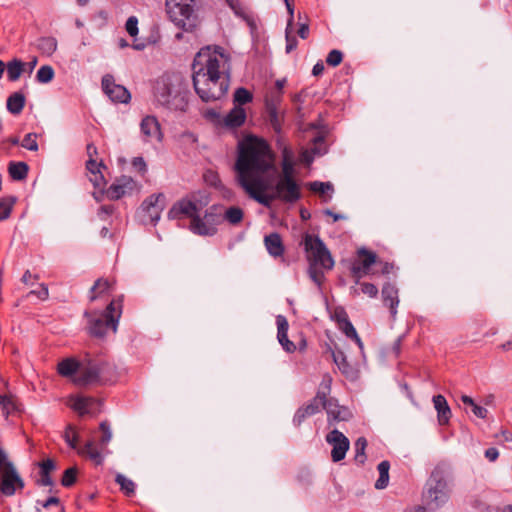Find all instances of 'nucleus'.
<instances>
[{
    "mask_svg": "<svg viewBox=\"0 0 512 512\" xmlns=\"http://www.w3.org/2000/svg\"><path fill=\"white\" fill-rule=\"evenodd\" d=\"M276 324H277V339L283 349L288 352L292 353L296 350V345L288 339L287 332L289 328L288 321L286 317L282 315H278L276 318Z\"/></svg>",
    "mask_w": 512,
    "mask_h": 512,
    "instance_id": "20",
    "label": "nucleus"
},
{
    "mask_svg": "<svg viewBox=\"0 0 512 512\" xmlns=\"http://www.w3.org/2000/svg\"><path fill=\"white\" fill-rule=\"evenodd\" d=\"M461 401L465 407H469L472 413L481 419H485L488 414V410L474 402V400L468 395H462Z\"/></svg>",
    "mask_w": 512,
    "mask_h": 512,
    "instance_id": "34",
    "label": "nucleus"
},
{
    "mask_svg": "<svg viewBox=\"0 0 512 512\" xmlns=\"http://www.w3.org/2000/svg\"><path fill=\"white\" fill-rule=\"evenodd\" d=\"M294 166H295L294 160L293 161H281V172L278 173L276 176L295 177Z\"/></svg>",
    "mask_w": 512,
    "mask_h": 512,
    "instance_id": "49",
    "label": "nucleus"
},
{
    "mask_svg": "<svg viewBox=\"0 0 512 512\" xmlns=\"http://www.w3.org/2000/svg\"><path fill=\"white\" fill-rule=\"evenodd\" d=\"M55 469V463L51 459L44 460L40 463V474L41 478L38 480V484L42 486H51L52 479L50 472Z\"/></svg>",
    "mask_w": 512,
    "mask_h": 512,
    "instance_id": "28",
    "label": "nucleus"
},
{
    "mask_svg": "<svg viewBox=\"0 0 512 512\" xmlns=\"http://www.w3.org/2000/svg\"><path fill=\"white\" fill-rule=\"evenodd\" d=\"M132 166L137 169L142 175L147 171V165L142 157H135L132 161Z\"/></svg>",
    "mask_w": 512,
    "mask_h": 512,
    "instance_id": "59",
    "label": "nucleus"
},
{
    "mask_svg": "<svg viewBox=\"0 0 512 512\" xmlns=\"http://www.w3.org/2000/svg\"><path fill=\"white\" fill-rule=\"evenodd\" d=\"M24 63L18 59H13L7 64V75L10 81H16L23 72Z\"/></svg>",
    "mask_w": 512,
    "mask_h": 512,
    "instance_id": "35",
    "label": "nucleus"
},
{
    "mask_svg": "<svg viewBox=\"0 0 512 512\" xmlns=\"http://www.w3.org/2000/svg\"><path fill=\"white\" fill-rule=\"evenodd\" d=\"M90 181L94 185L95 188H102L105 184V179L100 170H97L95 173L91 174Z\"/></svg>",
    "mask_w": 512,
    "mask_h": 512,
    "instance_id": "58",
    "label": "nucleus"
},
{
    "mask_svg": "<svg viewBox=\"0 0 512 512\" xmlns=\"http://www.w3.org/2000/svg\"><path fill=\"white\" fill-rule=\"evenodd\" d=\"M54 78V69L49 65H44L39 68L36 74V79L39 83H49Z\"/></svg>",
    "mask_w": 512,
    "mask_h": 512,
    "instance_id": "39",
    "label": "nucleus"
},
{
    "mask_svg": "<svg viewBox=\"0 0 512 512\" xmlns=\"http://www.w3.org/2000/svg\"><path fill=\"white\" fill-rule=\"evenodd\" d=\"M137 24H138V20H137L136 17L131 16V17L128 18V20L126 22V31L128 32V34L130 36H136L137 35V33H138Z\"/></svg>",
    "mask_w": 512,
    "mask_h": 512,
    "instance_id": "57",
    "label": "nucleus"
},
{
    "mask_svg": "<svg viewBox=\"0 0 512 512\" xmlns=\"http://www.w3.org/2000/svg\"><path fill=\"white\" fill-rule=\"evenodd\" d=\"M284 1H285V5H286V8H287V12L289 14V18H288V21H287V26H293V21H294V5H293V3L290 0H284Z\"/></svg>",
    "mask_w": 512,
    "mask_h": 512,
    "instance_id": "61",
    "label": "nucleus"
},
{
    "mask_svg": "<svg viewBox=\"0 0 512 512\" xmlns=\"http://www.w3.org/2000/svg\"><path fill=\"white\" fill-rule=\"evenodd\" d=\"M3 411L6 417H8L11 414L21 412V409L16 399H14L12 396H9V399L7 400L6 404L3 407Z\"/></svg>",
    "mask_w": 512,
    "mask_h": 512,
    "instance_id": "50",
    "label": "nucleus"
},
{
    "mask_svg": "<svg viewBox=\"0 0 512 512\" xmlns=\"http://www.w3.org/2000/svg\"><path fill=\"white\" fill-rule=\"evenodd\" d=\"M135 188V181L130 176H121L107 189V197L111 200H118Z\"/></svg>",
    "mask_w": 512,
    "mask_h": 512,
    "instance_id": "17",
    "label": "nucleus"
},
{
    "mask_svg": "<svg viewBox=\"0 0 512 512\" xmlns=\"http://www.w3.org/2000/svg\"><path fill=\"white\" fill-rule=\"evenodd\" d=\"M102 88L114 102L127 103L131 98L130 92L124 86L116 84L112 75L107 74L102 78Z\"/></svg>",
    "mask_w": 512,
    "mask_h": 512,
    "instance_id": "14",
    "label": "nucleus"
},
{
    "mask_svg": "<svg viewBox=\"0 0 512 512\" xmlns=\"http://www.w3.org/2000/svg\"><path fill=\"white\" fill-rule=\"evenodd\" d=\"M221 222V212L217 206H211L206 210L203 217L199 214L193 217L190 229L193 233L201 236H213L217 232L216 226Z\"/></svg>",
    "mask_w": 512,
    "mask_h": 512,
    "instance_id": "11",
    "label": "nucleus"
},
{
    "mask_svg": "<svg viewBox=\"0 0 512 512\" xmlns=\"http://www.w3.org/2000/svg\"><path fill=\"white\" fill-rule=\"evenodd\" d=\"M72 408L77 411L80 415L90 414L93 412V406L98 403L93 397L77 396L71 398Z\"/></svg>",
    "mask_w": 512,
    "mask_h": 512,
    "instance_id": "22",
    "label": "nucleus"
},
{
    "mask_svg": "<svg viewBox=\"0 0 512 512\" xmlns=\"http://www.w3.org/2000/svg\"><path fill=\"white\" fill-rule=\"evenodd\" d=\"M155 97L157 102L175 111H185L187 107L186 92L179 85L173 84L169 78H161L155 86Z\"/></svg>",
    "mask_w": 512,
    "mask_h": 512,
    "instance_id": "7",
    "label": "nucleus"
},
{
    "mask_svg": "<svg viewBox=\"0 0 512 512\" xmlns=\"http://www.w3.org/2000/svg\"><path fill=\"white\" fill-rule=\"evenodd\" d=\"M77 469L75 467H70L64 471L61 484L64 487H70L76 482Z\"/></svg>",
    "mask_w": 512,
    "mask_h": 512,
    "instance_id": "45",
    "label": "nucleus"
},
{
    "mask_svg": "<svg viewBox=\"0 0 512 512\" xmlns=\"http://www.w3.org/2000/svg\"><path fill=\"white\" fill-rule=\"evenodd\" d=\"M281 161H293L294 160V152L290 147L284 145L281 149Z\"/></svg>",
    "mask_w": 512,
    "mask_h": 512,
    "instance_id": "60",
    "label": "nucleus"
},
{
    "mask_svg": "<svg viewBox=\"0 0 512 512\" xmlns=\"http://www.w3.org/2000/svg\"><path fill=\"white\" fill-rule=\"evenodd\" d=\"M383 304L390 309L391 316L394 318L399 304L398 290H381Z\"/></svg>",
    "mask_w": 512,
    "mask_h": 512,
    "instance_id": "27",
    "label": "nucleus"
},
{
    "mask_svg": "<svg viewBox=\"0 0 512 512\" xmlns=\"http://www.w3.org/2000/svg\"><path fill=\"white\" fill-rule=\"evenodd\" d=\"M328 416L329 425H334L342 421H348L352 418L351 411L344 406H340L337 400L330 398L324 399V407Z\"/></svg>",
    "mask_w": 512,
    "mask_h": 512,
    "instance_id": "15",
    "label": "nucleus"
},
{
    "mask_svg": "<svg viewBox=\"0 0 512 512\" xmlns=\"http://www.w3.org/2000/svg\"><path fill=\"white\" fill-rule=\"evenodd\" d=\"M246 119L245 109L235 106L224 118V124L230 128L240 127Z\"/></svg>",
    "mask_w": 512,
    "mask_h": 512,
    "instance_id": "23",
    "label": "nucleus"
},
{
    "mask_svg": "<svg viewBox=\"0 0 512 512\" xmlns=\"http://www.w3.org/2000/svg\"><path fill=\"white\" fill-rule=\"evenodd\" d=\"M243 210L240 207L231 206L221 214V220H226L232 225H237L243 220Z\"/></svg>",
    "mask_w": 512,
    "mask_h": 512,
    "instance_id": "31",
    "label": "nucleus"
},
{
    "mask_svg": "<svg viewBox=\"0 0 512 512\" xmlns=\"http://www.w3.org/2000/svg\"><path fill=\"white\" fill-rule=\"evenodd\" d=\"M434 408L437 411V419L440 425L448 424L451 418V409L443 395H435L432 399Z\"/></svg>",
    "mask_w": 512,
    "mask_h": 512,
    "instance_id": "21",
    "label": "nucleus"
},
{
    "mask_svg": "<svg viewBox=\"0 0 512 512\" xmlns=\"http://www.w3.org/2000/svg\"><path fill=\"white\" fill-rule=\"evenodd\" d=\"M163 198V195H151L141 205L142 211L145 213L144 217H148L151 224H155L160 219V213L162 206L159 204V200Z\"/></svg>",
    "mask_w": 512,
    "mask_h": 512,
    "instance_id": "19",
    "label": "nucleus"
},
{
    "mask_svg": "<svg viewBox=\"0 0 512 512\" xmlns=\"http://www.w3.org/2000/svg\"><path fill=\"white\" fill-rule=\"evenodd\" d=\"M25 101V96L22 93L15 92L7 99V110L14 115H18L22 112Z\"/></svg>",
    "mask_w": 512,
    "mask_h": 512,
    "instance_id": "26",
    "label": "nucleus"
},
{
    "mask_svg": "<svg viewBox=\"0 0 512 512\" xmlns=\"http://www.w3.org/2000/svg\"><path fill=\"white\" fill-rule=\"evenodd\" d=\"M121 314L122 298L119 297L111 300L103 313L90 318L88 326L89 333L99 338L103 337L109 330L115 333Z\"/></svg>",
    "mask_w": 512,
    "mask_h": 512,
    "instance_id": "6",
    "label": "nucleus"
},
{
    "mask_svg": "<svg viewBox=\"0 0 512 512\" xmlns=\"http://www.w3.org/2000/svg\"><path fill=\"white\" fill-rule=\"evenodd\" d=\"M80 369V361H77L73 358H67L62 360L58 364V373L63 377H75L77 373H79Z\"/></svg>",
    "mask_w": 512,
    "mask_h": 512,
    "instance_id": "25",
    "label": "nucleus"
},
{
    "mask_svg": "<svg viewBox=\"0 0 512 512\" xmlns=\"http://www.w3.org/2000/svg\"><path fill=\"white\" fill-rule=\"evenodd\" d=\"M78 453L82 456H87L93 460L97 465L102 463V456L100 451L95 447L92 441L87 442L84 447L78 449Z\"/></svg>",
    "mask_w": 512,
    "mask_h": 512,
    "instance_id": "32",
    "label": "nucleus"
},
{
    "mask_svg": "<svg viewBox=\"0 0 512 512\" xmlns=\"http://www.w3.org/2000/svg\"><path fill=\"white\" fill-rule=\"evenodd\" d=\"M49 290H31L27 295L26 298L28 300H32L34 298H37L40 301H44L48 299L49 297Z\"/></svg>",
    "mask_w": 512,
    "mask_h": 512,
    "instance_id": "54",
    "label": "nucleus"
},
{
    "mask_svg": "<svg viewBox=\"0 0 512 512\" xmlns=\"http://www.w3.org/2000/svg\"><path fill=\"white\" fill-rule=\"evenodd\" d=\"M37 48L42 54L50 56L57 49V40L54 37H41L37 41Z\"/></svg>",
    "mask_w": 512,
    "mask_h": 512,
    "instance_id": "33",
    "label": "nucleus"
},
{
    "mask_svg": "<svg viewBox=\"0 0 512 512\" xmlns=\"http://www.w3.org/2000/svg\"><path fill=\"white\" fill-rule=\"evenodd\" d=\"M28 169V165L24 162H11L8 167L11 178L17 181L27 177Z\"/></svg>",
    "mask_w": 512,
    "mask_h": 512,
    "instance_id": "30",
    "label": "nucleus"
},
{
    "mask_svg": "<svg viewBox=\"0 0 512 512\" xmlns=\"http://www.w3.org/2000/svg\"><path fill=\"white\" fill-rule=\"evenodd\" d=\"M297 33L300 38L306 39L309 35V24L307 22L300 23Z\"/></svg>",
    "mask_w": 512,
    "mask_h": 512,
    "instance_id": "63",
    "label": "nucleus"
},
{
    "mask_svg": "<svg viewBox=\"0 0 512 512\" xmlns=\"http://www.w3.org/2000/svg\"><path fill=\"white\" fill-rule=\"evenodd\" d=\"M229 57L224 49L215 46L202 48L192 64V80L195 92L204 102L221 99L230 83Z\"/></svg>",
    "mask_w": 512,
    "mask_h": 512,
    "instance_id": "2",
    "label": "nucleus"
},
{
    "mask_svg": "<svg viewBox=\"0 0 512 512\" xmlns=\"http://www.w3.org/2000/svg\"><path fill=\"white\" fill-rule=\"evenodd\" d=\"M449 488L445 477L440 470H434L426 482L423 492V501L430 510L443 506L449 499Z\"/></svg>",
    "mask_w": 512,
    "mask_h": 512,
    "instance_id": "8",
    "label": "nucleus"
},
{
    "mask_svg": "<svg viewBox=\"0 0 512 512\" xmlns=\"http://www.w3.org/2000/svg\"><path fill=\"white\" fill-rule=\"evenodd\" d=\"M23 488L24 483L17 473L13 464L7 465L5 471L2 473V481L0 484V491L6 496H12L15 493V486Z\"/></svg>",
    "mask_w": 512,
    "mask_h": 512,
    "instance_id": "16",
    "label": "nucleus"
},
{
    "mask_svg": "<svg viewBox=\"0 0 512 512\" xmlns=\"http://www.w3.org/2000/svg\"><path fill=\"white\" fill-rule=\"evenodd\" d=\"M309 189L313 192L324 194L329 190H333V185L330 182L314 181L309 183Z\"/></svg>",
    "mask_w": 512,
    "mask_h": 512,
    "instance_id": "47",
    "label": "nucleus"
},
{
    "mask_svg": "<svg viewBox=\"0 0 512 512\" xmlns=\"http://www.w3.org/2000/svg\"><path fill=\"white\" fill-rule=\"evenodd\" d=\"M234 168L237 184L251 199L267 208L276 200L294 204L302 197L301 185L295 177H265L277 169L275 155L263 139L248 136L239 142Z\"/></svg>",
    "mask_w": 512,
    "mask_h": 512,
    "instance_id": "1",
    "label": "nucleus"
},
{
    "mask_svg": "<svg viewBox=\"0 0 512 512\" xmlns=\"http://www.w3.org/2000/svg\"><path fill=\"white\" fill-rule=\"evenodd\" d=\"M113 377V366L103 357H85L80 361L79 373L73 378L76 385L104 383Z\"/></svg>",
    "mask_w": 512,
    "mask_h": 512,
    "instance_id": "5",
    "label": "nucleus"
},
{
    "mask_svg": "<svg viewBox=\"0 0 512 512\" xmlns=\"http://www.w3.org/2000/svg\"><path fill=\"white\" fill-rule=\"evenodd\" d=\"M293 26H286L285 29V39H286V52H292L298 44V41L295 36L291 35Z\"/></svg>",
    "mask_w": 512,
    "mask_h": 512,
    "instance_id": "46",
    "label": "nucleus"
},
{
    "mask_svg": "<svg viewBox=\"0 0 512 512\" xmlns=\"http://www.w3.org/2000/svg\"><path fill=\"white\" fill-rule=\"evenodd\" d=\"M332 379L329 375H325L319 386L316 396L306 405L300 407L293 418L295 425L299 426L302 422L312 415L319 412L320 407H324V399L330 393Z\"/></svg>",
    "mask_w": 512,
    "mask_h": 512,
    "instance_id": "10",
    "label": "nucleus"
},
{
    "mask_svg": "<svg viewBox=\"0 0 512 512\" xmlns=\"http://www.w3.org/2000/svg\"><path fill=\"white\" fill-rule=\"evenodd\" d=\"M114 285H116V281L113 278H99L94 282L91 288H111Z\"/></svg>",
    "mask_w": 512,
    "mask_h": 512,
    "instance_id": "56",
    "label": "nucleus"
},
{
    "mask_svg": "<svg viewBox=\"0 0 512 512\" xmlns=\"http://www.w3.org/2000/svg\"><path fill=\"white\" fill-rule=\"evenodd\" d=\"M194 0H166L167 14L170 20L184 31L191 32L198 25V18L194 13Z\"/></svg>",
    "mask_w": 512,
    "mask_h": 512,
    "instance_id": "9",
    "label": "nucleus"
},
{
    "mask_svg": "<svg viewBox=\"0 0 512 512\" xmlns=\"http://www.w3.org/2000/svg\"><path fill=\"white\" fill-rule=\"evenodd\" d=\"M268 117L271 126L276 133L281 132V118L278 115L276 106L274 104H267Z\"/></svg>",
    "mask_w": 512,
    "mask_h": 512,
    "instance_id": "38",
    "label": "nucleus"
},
{
    "mask_svg": "<svg viewBox=\"0 0 512 512\" xmlns=\"http://www.w3.org/2000/svg\"><path fill=\"white\" fill-rule=\"evenodd\" d=\"M22 283L25 286L38 285L40 288H47L43 283H38V276L32 275L29 271H26L22 277Z\"/></svg>",
    "mask_w": 512,
    "mask_h": 512,
    "instance_id": "52",
    "label": "nucleus"
},
{
    "mask_svg": "<svg viewBox=\"0 0 512 512\" xmlns=\"http://www.w3.org/2000/svg\"><path fill=\"white\" fill-rule=\"evenodd\" d=\"M303 244L309 261V275L316 285H321L324 275L321 269H332L334 260L324 242L317 235L305 234Z\"/></svg>",
    "mask_w": 512,
    "mask_h": 512,
    "instance_id": "4",
    "label": "nucleus"
},
{
    "mask_svg": "<svg viewBox=\"0 0 512 512\" xmlns=\"http://www.w3.org/2000/svg\"><path fill=\"white\" fill-rule=\"evenodd\" d=\"M99 428L102 432V437L100 439V442L103 446H105L112 439V432H111L110 426L107 421L101 422Z\"/></svg>",
    "mask_w": 512,
    "mask_h": 512,
    "instance_id": "51",
    "label": "nucleus"
},
{
    "mask_svg": "<svg viewBox=\"0 0 512 512\" xmlns=\"http://www.w3.org/2000/svg\"><path fill=\"white\" fill-rule=\"evenodd\" d=\"M230 8L235 12L237 15H242L243 10L241 7V4L238 0H226Z\"/></svg>",
    "mask_w": 512,
    "mask_h": 512,
    "instance_id": "62",
    "label": "nucleus"
},
{
    "mask_svg": "<svg viewBox=\"0 0 512 512\" xmlns=\"http://www.w3.org/2000/svg\"><path fill=\"white\" fill-rule=\"evenodd\" d=\"M332 319H334L338 325L349 320L348 315L343 307H336L332 313Z\"/></svg>",
    "mask_w": 512,
    "mask_h": 512,
    "instance_id": "53",
    "label": "nucleus"
},
{
    "mask_svg": "<svg viewBox=\"0 0 512 512\" xmlns=\"http://www.w3.org/2000/svg\"><path fill=\"white\" fill-rule=\"evenodd\" d=\"M140 130L145 142L156 140L161 142L162 132L158 120L154 116H146L140 123Z\"/></svg>",
    "mask_w": 512,
    "mask_h": 512,
    "instance_id": "18",
    "label": "nucleus"
},
{
    "mask_svg": "<svg viewBox=\"0 0 512 512\" xmlns=\"http://www.w3.org/2000/svg\"><path fill=\"white\" fill-rule=\"evenodd\" d=\"M389 469L390 463L386 460L378 464L377 470L379 472V478L375 482L376 489L381 490L387 487L389 483Z\"/></svg>",
    "mask_w": 512,
    "mask_h": 512,
    "instance_id": "29",
    "label": "nucleus"
},
{
    "mask_svg": "<svg viewBox=\"0 0 512 512\" xmlns=\"http://www.w3.org/2000/svg\"><path fill=\"white\" fill-rule=\"evenodd\" d=\"M115 481L127 496H132L135 493V483L131 479L122 474H117Z\"/></svg>",
    "mask_w": 512,
    "mask_h": 512,
    "instance_id": "36",
    "label": "nucleus"
},
{
    "mask_svg": "<svg viewBox=\"0 0 512 512\" xmlns=\"http://www.w3.org/2000/svg\"><path fill=\"white\" fill-rule=\"evenodd\" d=\"M397 269L394 264L379 260L374 252L364 247L357 250V255L349 266L350 275L356 284L364 276L383 277L389 282L396 277Z\"/></svg>",
    "mask_w": 512,
    "mask_h": 512,
    "instance_id": "3",
    "label": "nucleus"
},
{
    "mask_svg": "<svg viewBox=\"0 0 512 512\" xmlns=\"http://www.w3.org/2000/svg\"><path fill=\"white\" fill-rule=\"evenodd\" d=\"M264 242L270 255L278 257L283 254L284 246L278 233H271L265 236Z\"/></svg>",
    "mask_w": 512,
    "mask_h": 512,
    "instance_id": "24",
    "label": "nucleus"
},
{
    "mask_svg": "<svg viewBox=\"0 0 512 512\" xmlns=\"http://www.w3.org/2000/svg\"><path fill=\"white\" fill-rule=\"evenodd\" d=\"M342 59H343L342 52L340 50L334 49L328 53V55L326 57V63L329 66L336 67L342 62Z\"/></svg>",
    "mask_w": 512,
    "mask_h": 512,
    "instance_id": "48",
    "label": "nucleus"
},
{
    "mask_svg": "<svg viewBox=\"0 0 512 512\" xmlns=\"http://www.w3.org/2000/svg\"><path fill=\"white\" fill-rule=\"evenodd\" d=\"M332 358L334 363L338 366V368L343 372L346 373L347 369L349 368V364L347 362V358L345 354L338 350V351H332Z\"/></svg>",
    "mask_w": 512,
    "mask_h": 512,
    "instance_id": "42",
    "label": "nucleus"
},
{
    "mask_svg": "<svg viewBox=\"0 0 512 512\" xmlns=\"http://www.w3.org/2000/svg\"><path fill=\"white\" fill-rule=\"evenodd\" d=\"M38 135L36 133H28L21 142V146L30 151L38 150Z\"/></svg>",
    "mask_w": 512,
    "mask_h": 512,
    "instance_id": "44",
    "label": "nucleus"
},
{
    "mask_svg": "<svg viewBox=\"0 0 512 512\" xmlns=\"http://www.w3.org/2000/svg\"><path fill=\"white\" fill-rule=\"evenodd\" d=\"M339 328L342 330V332L348 337V338H352V337H356V329L354 328V326L352 325V323L350 322V320H347L346 322L344 323H341L339 325Z\"/></svg>",
    "mask_w": 512,
    "mask_h": 512,
    "instance_id": "55",
    "label": "nucleus"
},
{
    "mask_svg": "<svg viewBox=\"0 0 512 512\" xmlns=\"http://www.w3.org/2000/svg\"><path fill=\"white\" fill-rule=\"evenodd\" d=\"M326 442L332 446L331 458L333 462H339L345 458L350 448V441L342 432L333 429L326 435Z\"/></svg>",
    "mask_w": 512,
    "mask_h": 512,
    "instance_id": "13",
    "label": "nucleus"
},
{
    "mask_svg": "<svg viewBox=\"0 0 512 512\" xmlns=\"http://www.w3.org/2000/svg\"><path fill=\"white\" fill-rule=\"evenodd\" d=\"M355 447V461L358 464H364L366 460L365 449L367 447V440L365 437H359L354 444Z\"/></svg>",
    "mask_w": 512,
    "mask_h": 512,
    "instance_id": "37",
    "label": "nucleus"
},
{
    "mask_svg": "<svg viewBox=\"0 0 512 512\" xmlns=\"http://www.w3.org/2000/svg\"><path fill=\"white\" fill-rule=\"evenodd\" d=\"M15 200L14 197L0 200V221L10 216Z\"/></svg>",
    "mask_w": 512,
    "mask_h": 512,
    "instance_id": "41",
    "label": "nucleus"
},
{
    "mask_svg": "<svg viewBox=\"0 0 512 512\" xmlns=\"http://www.w3.org/2000/svg\"><path fill=\"white\" fill-rule=\"evenodd\" d=\"M485 457L491 461V462H494L498 459L499 457V451L496 449V448H488L486 451H485Z\"/></svg>",
    "mask_w": 512,
    "mask_h": 512,
    "instance_id": "64",
    "label": "nucleus"
},
{
    "mask_svg": "<svg viewBox=\"0 0 512 512\" xmlns=\"http://www.w3.org/2000/svg\"><path fill=\"white\" fill-rule=\"evenodd\" d=\"M253 99L252 94L245 88L240 87L234 93V102L237 103L236 106H242L251 102Z\"/></svg>",
    "mask_w": 512,
    "mask_h": 512,
    "instance_id": "40",
    "label": "nucleus"
},
{
    "mask_svg": "<svg viewBox=\"0 0 512 512\" xmlns=\"http://www.w3.org/2000/svg\"><path fill=\"white\" fill-rule=\"evenodd\" d=\"M64 439L72 449H77L78 434L72 425L67 426L64 432Z\"/></svg>",
    "mask_w": 512,
    "mask_h": 512,
    "instance_id": "43",
    "label": "nucleus"
},
{
    "mask_svg": "<svg viewBox=\"0 0 512 512\" xmlns=\"http://www.w3.org/2000/svg\"><path fill=\"white\" fill-rule=\"evenodd\" d=\"M208 204V199L205 201L197 200L195 195L192 199H181L177 201L169 210L168 217L170 219H180L183 216H187L193 220V217H197L201 208Z\"/></svg>",
    "mask_w": 512,
    "mask_h": 512,
    "instance_id": "12",
    "label": "nucleus"
}]
</instances>
